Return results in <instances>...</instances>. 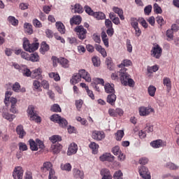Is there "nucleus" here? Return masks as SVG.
Returning <instances> with one entry per match:
<instances>
[{"mask_svg":"<svg viewBox=\"0 0 179 179\" xmlns=\"http://www.w3.org/2000/svg\"><path fill=\"white\" fill-rule=\"evenodd\" d=\"M15 132L17 135H18V137L20 138V139H23V138L26 136V131H24L23 125L22 124L17 126L15 129Z\"/></svg>","mask_w":179,"mask_h":179,"instance_id":"16","label":"nucleus"},{"mask_svg":"<svg viewBox=\"0 0 179 179\" xmlns=\"http://www.w3.org/2000/svg\"><path fill=\"white\" fill-rule=\"evenodd\" d=\"M62 149V145L59 143L52 145L51 146V150L55 154H58L59 152H61V150Z\"/></svg>","mask_w":179,"mask_h":179,"instance_id":"25","label":"nucleus"},{"mask_svg":"<svg viewBox=\"0 0 179 179\" xmlns=\"http://www.w3.org/2000/svg\"><path fill=\"white\" fill-rule=\"evenodd\" d=\"M131 26L133 28L138 27V20H136V18H135V17H131Z\"/></svg>","mask_w":179,"mask_h":179,"instance_id":"60","label":"nucleus"},{"mask_svg":"<svg viewBox=\"0 0 179 179\" xmlns=\"http://www.w3.org/2000/svg\"><path fill=\"white\" fill-rule=\"evenodd\" d=\"M49 50H50V45H48V44H47V43L45 42H42L41 46L40 48L41 54H45V52H47V51H48Z\"/></svg>","mask_w":179,"mask_h":179,"instance_id":"33","label":"nucleus"},{"mask_svg":"<svg viewBox=\"0 0 179 179\" xmlns=\"http://www.w3.org/2000/svg\"><path fill=\"white\" fill-rule=\"evenodd\" d=\"M154 10L156 13H162V12H163L162 8L157 3L154 4Z\"/></svg>","mask_w":179,"mask_h":179,"instance_id":"62","label":"nucleus"},{"mask_svg":"<svg viewBox=\"0 0 179 179\" xmlns=\"http://www.w3.org/2000/svg\"><path fill=\"white\" fill-rule=\"evenodd\" d=\"M124 133L123 130H118L115 134V136L116 141H122V138H124Z\"/></svg>","mask_w":179,"mask_h":179,"instance_id":"42","label":"nucleus"},{"mask_svg":"<svg viewBox=\"0 0 179 179\" xmlns=\"http://www.w3.org/2000/svg\"><path fill=\"white\" fill-rule=\"evenodd\" d=\"M24 32L27 34H33V26L27 22L24 24Z\"/></svg>","mask_w":179,"mask_h":179,"instance_id":"29","label":"nucleus"},{"mask_svg":"<svg viewBox=\"0 0 179 179\" xmlns=\"http://www.w3.org/2000/svg\"><path fill=\"white\" fill-rule=\"evenodd\" d=\"M50 120H52V122L59 124V127H62V128H66V126L68 125V121L58 114H54L50 116Z\"/></svg>","mask_w":179,"mask_h":179,"instance_id":"4","label":"nucleus"},{"mask_svg":"<svg viewBox=\"0 0 179 179\" xmlns=\"http://www.w3.org/2000/svg\"><path fill=\"white\" fill-rule=\"evenodd\" d=\"M120 152H121V150H120L119 146H115L112 149V153H113V155H115V156H118L120 155Z\"/></svg>","mask_w":179,"mask_h":179,"instance_id":"58","label":"nucleus"},{"mask_svg":"<svg viewBox=\"0 0 179 179\" xmlns=\"http://www.w3.org/2000/svg\"><path fill=\"white\" fill-rule=\"evenodd\" d=\"M94 66H100V59L97 57H94L92 59Z\"/></svg>","mask_w":179,"mask_h":179,"instance_id":"54","label":"nucleus"},{"mask_svg":"<svg viewBox=\"0 0 179 179\" xmlns=\"http://www.w3.org/2000/svg\"><path fill=\"white\" fill-rule=\"evenodd\" d=\"M13 92L10 91L6 92L4 103L8 107L10 104V113L16 114L17 113V109L16 108V104L17 103V99L15 97H10Z\"/></svg>","mask_w":179,"mask_h":179,"instance_id":"2","label":"nucleus"},{"mask_svg":"<svg viewBox=\"0 0 179 179\" xmlns=\"http://www.w3.org/2000/svg\"><path fill=\"white\" fill-rule=\"evenodd\" d=\"M100 174L102 176L101 179H113V176H111L110 170L107 169H101Z\"/></svg>","mask_w":179,"mask_h":179,"instance_id":"18","label":"nucleus"},{"mask_svg":"<svg viewBox=\"0 0 179 179\" xmlns=\"http://www.w3.org/2000/svg\"><path fill=\"white\" fill-rule=\"evenodd\" d=\"M58 62L63 68H69V61L66 58L61 57L59 59Z\"/></svg>","mask_w":179,"mask_h":179,"instance_id":"30","label":"nucleus"},{"mask_svg":"<svg viewBox=\"0 0 179 179\" xmlns=\"http://www.w3.org/2000/svg\"><path fill=\"white\" fill-rule=\"evenodd\" d=\"M78 152V144L75 143H71L69 146L67 151L68 156H72V155H76Z\"/></svg>","mask_w":179,"mask_h":179,"instance_id":"15","label":"nucleus"},{"mask_svg":"<svg viewBox=\"0 0 179 179\" xmlns=\"http://www.w3.org/2000/svg\"><path fill=\"white\" fill-rule=\"evenodd\" d=\"M89 148L92 150L93 155H97V153L99 152V144L94 142H91L89 145Z\"/></svg>","mask_w":179,"mask_h":179,"instance_id":"24","label":"nucleus"},{"mask_svg":"<svg viewBox=\"0 0 179 179\" xmlns=\"http://www.w3.org/2000/svg\"><path fill=\"white\" fill-rule=\"evenodd\" d=\"M19 150H22V152H24L25 150H27V145L24 143H19L18 144Z\"/></svg>","mask_w":179,"mask_h":179,"instance_id":"59","label":"nucleus"},{"mask_svg":"<svg viewBox=\"0 0 179 179\" xmlns=\"http://www.w3.org/2000/svg\"><path fill=\"white\" fill-rule=\"evenodd\" d=\"M50 141L52 143H57V142H61V141H62V138L59 136H52L50 138Z\"/></svg>","mask_w":179,"mask_h":179,"instance_id":"46","label":"nucleus"},{"mask_svg":"<svg viewBox=\"0 0 179 179\" xmlns=\"http://www.w3.org/2000/svg\"><path fill=\"white\" fill-rule=\"evenodd\" d=\"M157 23L159 24V26L162 27V26H164L166 24V21H164V19H163V17L159 16L156 17Z\"/></svg>","mask_w":179,"mask_h":179,"instance_id":"50","label":"nucleus"},{"mask_svg":"<svg viewBox=\"0 0 179 179\" xmlns=\"http://www.w3.org/2000/svg\"><path fill=\"white\" fill-rule=\"evenodd\" d=\"M138 173L142 177V178L144 179H150L152 177L150 176V172L149 171V169L146 168L145 166H141L138 170Z\"/></svg>","mask_w":179,"mask_h":179,"instance_id":"10","label":"nucleus"},{"mask_svg":"<svg viewBox=\"0 0 179 179\" xmlns=\"http://www.w3.org/2000/svg\"><path fill=\"white\" fill-rule=\"evenodd\" d=\"M23 173L24 171L22 166H15L13 172L14 179H23Z\"/></svg>","mask_w":179,"mask_h":179,"instance_id":"7","label":"nucleus"},{"mask_svg":"<svg viewBox=\"0 0 179 179\" xmlns=\"http://www.w3.org/2000/svg\"><path fill=\"white\" fill-rule=\"evenodd\" d=\"M48 179H57V176H55V171L53 169H50L49 171Z\"/></svg>","mask_w":179,"mask_h":179,"instance_id":"63","label":"nucleus"},{"mask_svg":"<svg viewBox=\"0 0 179 179\" xmlns=\"http://www.w3.org/2000/svg\"><path fill=\"white\" fill-rule=\"evenodd\" d=\"M21 72H22L23 76H26L27 78H29V76L31 77V72L30 69H29L27 68H24V69H21Z\"/></svg>","mask_w":179,"mask_h":179,"instance_id":"44","label":"nucleus"},{"mask_svg":"<svg viewBox=\"0 0 179 179\" xmlns=\"http://www.w3.org/2000/svg\"><path fill=\"white\" fill-rule=\"evenodd\" d=\"M84 8H85L86 13L90 15V16H94V11H93V10H92V8H90L89 6H85L84 7Z\"/></svg>","mask_w":179,"mask_h":179,"instance_id":"52","label":"nucleus"},{"mask_svg":"<svg viewBox=\"0 0 179 179\" xmlns=\"http://www.w3.org/2000/svg\"><path fill=\"white\" fill-rule=\"evenodd\" d=\"M106 64L108 66V69L110 71H113V61L111 60V57H107L106 59Z\"/></svg>","mask_w":179,"mask_h":179,"instance_id":"48","label":"nucleus"},{"mask_svg":"<svg viewBox=\"0 0 179 179\" xmlns=\"http://www.w3.org/2000/svg\"><path fill=\"white\" fill-rule=\"evenodd\" d=\"M49 77L52 79H54L55 82H58V80H61V77H59V74L52 72L49 73Z\"/></svg>","mask_w":179,"mask_h":179,"instance_id":"45","label":"nucleus"},{"mask_svg":"<svg viewBox=\"0 0 179 179\" xmlns=\"http://www.w3.org/2000/svg\"><path fill=\"white\" fill-rule=\"evenodd\" d=\"M37 41H38L37 38H35L36 43H31L30 45L29 52H34V51H36V50H38L40 43H37Z\"/></svg>","mask_w":179,"mask_h":179,"instance_id":"34","label":"nucleus"},{"mask_svg":"<svg viewBox=\"0 0 179 179\" xmlns=\"http://www.w3.org/2000/svg\"><path fill=\"white\" fill-rule=\"evenodd\" d=\"M8 20L12 26H17L19 24V20L16 19L14 16H9Z\"/></svg>","mask_w":179,"mask_h":179,"instance_id":"40","label":"nucleus"},{"mask_svg":"<svg viewBox=\"0 0 179 179\" xmlns=\"http://www.w3.org/2000/svg\"><path fill=\"white\" fill-rule=\"evenodd\" d=\"M30 41H29V39H27V38H24L23 39V48L24 50H25V51H27L28 52H29L30 51Z\"/></svg>","mask_w":179,"mask_h":179,"instance_id":"35","label":"nucleus"},{"mask_svg":"<svg viewBox=\"0 0 179 179\" xmlns=\"http://www.w3.org/2000/svg\"><path fill=\"white\" fill-rule=\"evenodd\" d=\"M36 145L38 146L39 149L43 150L44 149V148H45V146L44 145V143L41 140L37 138L36 140Z\"/></svg>","mask_w":179,"mask_h":179,"instance_id":"61","label":"nucleus"},{"mask_svg":"<svg viewBox=\"0 0 179 179\" xmlns=\"http://www.w3.org/2000/svg\"><path fill=\"white\" fill-rule=\"evenodd\" d=\"M29 61H31V62H38L40 61V56H38L37 52L31 54V56H29Z\"/></svg>","mask_w":179,"mask_h":179,"instance_id":"39","label":"nucleus"},{"mask_svg":"<svg viewBox=\"0 0 179 179\" xmlns=\"http://www.w3.org/2000/svg\"><path fill=\"white\" fill-rule=\"evenodd\" d=\"M41 73H43L41 68L36 69L31 71V78H32V79H43V75H41Z\"/></svg>","mask_w":179,"mask_h":179,"instance_id":"14","label":"nucleus"},{"mask_svg":"<svg viewBox=\"0 0 179 179\" xmlns=\"http://www.w3.org/2000/svg\"><path fill=\"white\" fill-rule=\"evenodd\" d=\"M159 71V66L155 65L151 67L148 68V71L149 73H153V72H157Z\"/></svg>","mask_w":179,"mask_h":179,"instance_id":"53","label":"nucleus"},{"mask_svg":"<svg viewBox=\"0 0 179 179\" xmlns=\"http://www.w3.org/2000/svg\"><path fill=\"white\" fill-rule=\"evenodd\" d=\"M156 87L153 85H150L148 88L149 96H150L151 97H155V95L156 94Z\"/></svg>","mask_w":179,"mask_h":179,"instance_id":"38","label":"nucleus"},{"mask_svg":"<svg viewBox=\"0 0 179 179\" xmlns=\"http://www.w3.org/2000/svg\"><path fill=\"white\" fill-rule=\"evenodd\" d=\"M113 10L115 13L118 15L120 20H125V17L124 16V10L118 7H113Z\"/></svg>","mask_w":179,"mask_h":179,"instance_id":"21","label":"nucleus"},{"mask_svg":"<svg viewBox=\"0 0 179 179\" xmlns=\"http://www.w3.org/2000/svg\"><path fill=\"white\" fill-rule=\"evenodd\" d=\"M13 90L16 93H19L20 92V84L19 83H15L13 85Z\"/></svg>","mask_w":179,"mask_h":179,"instance_id":"55","label":"nucleus"},{"mask_svg":"<svg viewBox=\"0 0 179 179\" xmlns=\"http://www.w3.org/2000/svg\"><path fill=\"white\" fill-rule=\"evenodd\" d=\"M27 113L28 114V117H29L30 121H35V122H41V117L38 116V113H37V110H36V108L34 107V106H29Z\"/></svg>","mask_w":179,"mask_h":179,"instance_id":"3","label":"nucleus"},{"mask_svg":"<svg viewBox=\"0 0 179 179\" xmlns=\"http://www.w3.org/2000/svg\"><path fill=\"white\" fill-rule=\"evenodd\" d=\"M3 118H5L6 120H8L10 122H12L13 120H15V117H16L15 115H10L8 113H3L2 114Z\"/></svg>","mask_w":179,"mask_h":179,"instance_id":"37","label":"nucleus"},{"mask_svg":"<svg viewBox=\"0 0 179 179\" xmlns=\"http://www.w3.org/2000/svg\"><path fill=\"white\" fill-rule=\"evenodd\" d=\"M51 111H53V113H61V107L59 105L55 103L52 107H51Z\"/></svg>","mask_w":179,"mask_h":179,"instance_id":"49","label":"nucleus"},{"mask_svg":"<svg viewBox=\"0 0 179 179\" xmlns=\"http://www.w3.org/2000/svg\"><path fill=\"white\" fill-rule=\"evenodd\" d=\"M155 110L152 108L141 106L138 109L139 115L141 117H148L150 113H153Z\"/></svg>","mask_w":179,"mask_h":179,"instance_id":"8","label":"nucleus"},{"mask_svg":"<svg viewBox=\"0 0 179 179\" xmlns=\"http://www.w3.org/2000/svg\"><path fill=\"white\" fill-rule=\"evenodd\" d=\"M162 52H163V50L159 45H155L154 47H152L151 50V55L152 57H154V58H156L157 59H159L162 57Z\"/></svg>","mask_w":179,"mask_h":179,"instance_id":"6","label":"nucleus"},{"mask_svg":"<svg viewBox=\"0 0 179 179\" xmlns=\"http://www.w3.org/2000/svg\"><path fill=\"white\" fill-rule=\"evenodd\" d=\"M108 114L110 117H122L124 110L122 108H117L116 109L109 108Z\"/></svg>","mask_w":179,"mask_h":179,"instance_id":"11","label":"nucleus"},{"mask_svg":"<svg viewBox=\"0 0 179 179\" xmlns=\"http://www.w3.org/2000/svg\"><path fill=\"white\" fill-rule=\"evenodd\" d=\"M29 143L30 145L31 150H32L33 152H37V150H38V147L37 145V143L36 141H34V140L30 139L29 141Z\"/></svg>","mask_w":179,"mask_h":179,"instance_id":"32","label":"nucleus"},{"mask_svg":"<svg viewBox=\"0 0 179 179\" xmlns=\"http://www.w3.org/2000/svg\"><path fill=\"white\" fill-rule=\"evenodd\" d=\"M101 162H114V159H115V157L112 155L110 153H105L103 155H102L100 157H99Z\"/></svg>","mask_w":179,"mask_h":179,"instance_id":"17","label":"nucleus"},{"mask_svg":"<svg viewBox=\"0 0 179 179\" xmlns=\"http://www.w3.org/2000/svg\"><path fill=\"white\" fill-rule=\"evenodd\" d=\"M122 171H121L120 170L117 171L116 172H115V173L113 174V178L114 179H122Z\"/></svg>","mask_w":179,"mask_h":179,"instance_id":"51","label":"nucleus"},{"mask_svg":"<svg viewBox=\"0 0 179 179\" xmlns=\"http://www.w3.org/2000/svg\"><path fill=\"white\" fill-rule=\"evenodd\" d=\"M145 132H153V125H151L150 124H147L145 128Z\"/></svg>","mask_w":179,"mask_h":179,"instance_id":"64","label":"nucleus"},{"mask_svg":"<svg viewBox=\"0 0 179 179\" xmlns=\"http://www.w3.org/2000/svg\"><path fill=\"white\" fill-rule=\"evenodd\" d=\"M132 65V62L128 59H124L120 64L118 65L119 68H122L123 66H131Z\"/></svg>","mask_w":179,"mask_h":179,"instance_id":"41","label":"nucleus"},{"mask_svg":"<svg viewBox=\"0 0 179 179\" xmlns=\"http://www.w3.org/2000/svg\"><path fill=\"white\" fill-rule=\"evenodd\" d=\"M128 69L123 67L120 71L113 73L111 74V79L117 80L120 78L122 85L124 86H129V87H135V81L131 78V76L127 73Z\"/></svg>","mask_w":179,"mask_h":179,"instance_id":"1","label":"nucleus"},{"mask_svg":"<svg viewBox=\"0 0 179 179\" xmlns=\"http://www.w3.org/2000/svg\"><path fill=\"white\" fill-rule=\"evenodd\" d=\"M61 169L62 170H64L65 171H71V170H72V166L71 165V164L67 163L65 164H62Z\"/></svg>","mask_w":179,"mask_h":179,"instance_id":"47","label":"nucleus"},{"mask_svg":"<svg viewBox=\"0 0 179 179\" xmlns=\"http://www.w3.org/2000/svg\"><path fill=\"white\" fill-rule=\"evenodd\" d=\"M51 167H52V164H51V162H47L43 164L41 170L43 173H45V171H50L51 170H52Z\"/></svg>","mask_w":179,"mask_h":179,"instance_id":"28","label":"nucleus"},{"mask_svg":"<svg viewBox=\"0 0 179 179\" xmlns=\"http://www.w3.org/2000/svg\"><path fill=\"white\" fill-rule=\"evenodd\" d=\"M150 146L153 148L154 149H159V148H164V146H166V141L158 139L153 141L150 143Z\"/></svg>","mask_w":179,"mask_h":179,"instance_id":"12","label":"nucleus"},{"mask_svg":"<svg viewBox=\"0 0 179 179\" xmlns=\"http://www.w3.org/2000/svg\"><path fill=\"white\" fill-rule=\"evenodd\" d=\"M75 13H83V7L80 3H76L74 6Z\"/></svg>","mask_w":179,"mask_h":179,"instance_id":"43","label":"nucleus"},{"mask_svg":"<svg viewBox=\"0 0 179 179\" xmlns=\"http://www.w3.org/2000/svg\"><path fill=\"white\" fill-rule=\"evenodd\" d=\"M103 86L106 93H115V90L114 89V84H110L109 83H106Z\"/></svg>","mask_w":179,"mask_h":179,"instance_id":"19","label":"nucleus"},{"mask_svg":"<svg viewBox=\"0 0 179 179\" xmlns=\"http://www.w3.org/2000/svg\"><path fill=\"white\" fill-rule=\"evenodd\" d=\"M92 138H94V141H103V139L106 138V134H104V131L94 130L92 133Z\"/></svg>","mask_w":179,"mask_h":179,"instance_id":"9","label":"nucleus"},{"mask_svg":"<svg viewBox=\"0 0 179 179\" xmlns=\"http://www.w3.org/2000/svg\"><path fill=\"white\" fill-rule=\"evenodd\" d=\"M78 75L83 79H85V82L90 83L92 82V78L90 77V74L86 71L85 69H81L78 71Z\"/></svg>","mask_w":179,"mask_h":179,"instance_id":"13","label":"nucleus"},{"mask_svg":"<svg viewBox=\"0 0 179 179\" xmlns=\"http://www.w3.org/2000/svg\"><path fill=\"white\" fill-rule=\"evenodd\" d=\"M126 47L128 52H132V45L131 44V40L127 39Z\"/></svg>","mask_w":179,"mask_h":179,"instance_id":"57","label":"nucleus"},{"mask_svg":"<svg viewBox=\"0 0 179 179\" xmlns=\"http://www.w3.org/2000/svg\"><path fill=\"white\" fill-rule=\"evenodd\" d=\"M80 80H82L80 76L79 75V73H76L72 76V78L71 79L70 82L71 85H76V83H79Z\"/></svg>","mask_w":179,"mask_h":179,"instance_id":"23","label":"nucleus"},{"mask_svg":"<svg viewBox=\"0 0 179 179\" xmlns=\"http://www.w3.org/2000/svg\"><path fill=\"white\" fill-rule=\"evenodd\" d=\"M74 31L77 33V36L80 40H85L86 38V34H87V31L83 27V26H77L74 29Z\"/></svg>","mask_w":179,"mask_h":179,"instance_id":"5","label":"nucleus"},{"mask_svg":"<svg viewBox=\"0 0 179 179\" xmlns=\"http://www.w3.org/2000/svg\"><path fill=\"white\" fill-rule=\"evenodd\" d=\"M93 17H96V19H97L98 20H103L106 19V14L101 12H95L94 13Z\"/></svg>","mask_w":179,"mask_h":179,"instance_id":"36","label":"nucleus"},{"mask_svg":"<svg viewBox=\"0 0 179 179\" xmlns=\"http://www.w3.org/2000/svg\"><path fill=\"white\" fill-rule=\"evenodd\" d=\"M167 169H169L170 170H178V166L172 162H169L166 164Z\"/></svg>","mask_w":179,"mask_h":179,"instance_id":"56","label":"nucleus"},{"mask_svg":"<svg viewBox=\"0 0 179 179\" xmlns=\"http://www.w3.org/2000/svg\"><path fill=\"white\" fill-rule=\"evenodd\" d=\"M163 85L166 86L168 90H171V80L169 77H164L163 79Z\"/></svg>","mask_w":179,"mask_h":179,"instance_id":"31","label":"nucleus"},{"mask_svg":"<svg viewBox=\"0 0 179 179\" xmlns=\"http://www.w3.org/2000/svg\"><path fill=\"white\" fill-rule=\"evenodd\" d=\"M80 23H82V17L80 15L73 16L70 20V24L71 26H73V24H80Z\"/></svg>","mask_w":179,"mask_h":179,"instance_id":"22","label":"nucleus"},{"mask_svg":"<svg viewBox=\"0 0 179 179\" xmlns=\"http://www.w3.org/2000/svg\"><path fill=\"white\" fill-rule=\"evenodd\" d=\"M56 27L58 30V31L61 34H65V25H64V24L61 22H56Z\"/></svg>","mask_w":179,"mask_h":179,"instance_id":"26","label":"nucleus"},{"mask_svg":"<svg viewBox=\"0 0 179 179\" xmlns=\"http://www.w3.org/2000/svg\"><path fill=\"white\" fill-rule=\"evenodd\" d=\"M73 176L76 178H80V179L84 178L85 174L80 170H79L78 169H74L73 170Z\"/></svg>","mask_w":179,"mask_h":179,"instance_id":"27","label":"nucleus"},{"mask_svg":"<svg viewBox=\"0 0 179 179\" xmlns=\"http://www.w3.org/2000/svg\"><path fill=\"white\" fill-rule=\"evenodd\" d=\"M117 100V95H115L114 93H111V94H108L106 98V101L110 106H114L115 104V101Z\"/></svg>","mask_w":179,"mask_h":179,"instance_id":"20","label":"nucleus"}]
</instances>
